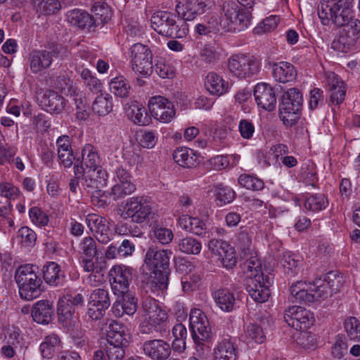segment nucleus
I'll return each mask as SVG.
<instances>
[{
	"label": "nucleus",
	"instance_id": "obj_64",
	"mask_svg": "<svg viewBox=\"0 0 360 360\" xmlns=\"http://www.w3.org/2000/svg\"><path fill=\"white\" fill-rule=\"evenodd\" d=\"M30 218L37 226H44L49 222V217L46 213L37 207H33L29 210Z\"/></svg>",
	"mask_w": 360,
	"mask_h": 360
},
{
	"label": "nucleus",
	"instance_id": "obj_25",
	"mask_svg": "<svg viewBox=\"0 0 360 360\" xmlns=\"http://www.w3.org/2000/svg\"><path fill=\"white\" fill-rule=\"evenodd\" d=\"M173 159L179 166L186 168L195 167L199 163V155L193 150L181 147L176 148L173 153Z\"/></svg>",
	"mask_w": 360,
	"mask_h": 360
},
{
	"label": "nucleus",
	"instance_id": "obj_30",
	"mask_svg": "<svg viewBox=\"0 0 360 360\" xmlns=\"http://www.w3.org/2000/svg\"><path fill=\"white\" fill-rule=\"evenodd\" d=\"M108 174L101 167L90 169L84 178V186L91 189H100L107 184Z\"/></svg>",
	"mask_w": 360,
	"mask_h": 360
},
{
	"label": "nucleus",
	"instance_id": "obj_40",
	"mask_svg": "<svg viewBox=\"0 0 360 360\" xmlns=\"http://www.w3.org/2000/svg\"><path fill=\"white\" fill-rule=\"evenodd\" d=\"M82 162L87 168L95 169L100 167L101 158L97 148L89 143L86 144L82 151Z\"/></svg>",
	"mask_w": 360,
	"mask_h": 360
},
{
	"label": "nucleus",
	"instance_id": "obj_36",
	"mask_svg": "<svg viewBox=\"0 0 360 360\" xmlns=\"http://www.w3.org/2000/svg\"><path fill=\"white\" fill-rule=\"evenodd\" d=\"M43 276L45 281L52 286L61 285L64 279L60 266L53 262H49L44 266Z\"/></svg>",
	"mask_w": 360,
	"mask_h": 360
},
{
	"label": "nucleus",
	"instance_id": "obj_23",
	"mask_svg": "<svg viewBox=\"0 0 360 360\" xmlns=\"http://www.w3.org/2000/svg\"><path fill=\"white\" fill-rule=\"evenodd\" d=\"M54 309L53 303L49 300H39L36 302L31 311L33 320L40 324H48L53 319Z\"/></svg>",
	"mask_w": 360,
	"mask_h": 360
},
{
	"label": "nucleus",
	"instance_id": "obj_18",
	"mask_svg": "<svg viewBox=\"0 0 360 360\" xmlns=\"http://www.w3.org/2000/svg\"><path fill=\"white\" fill-rule=\"evenodd\" d=\"M110 281L112 290L120 294L127 292L131 280V273L125 266H115L110 271Z\"/></svg>",
	"mask_w": 360,
	"mask_h": 360
},
{
	"label": "nucleus",
	"instance_id": "obj_27",
	"mask_svg": "<svg viewBox=\"0 0 360 360\" xmlns=\"http://www.w3.org/2000/svg\"><path fill=\"white\" fill-rule=\"evenodd\" d=\"M272 74L274 78L281 83H288L295 79L297 70L291 63L288 62H280L272 65Z\"/></svg>",
	"mask_w": 360,
	"mask_h": 360
},
{
	"label": "nucleus",
	"instance_id": "obj_48",
	"mask_svg": "<svg viewBox=\"0 0 360 360\" xmlns=\"http://www.w3.org/2000/svg\"><path fill=\"white\" fill-rule=\"evenodd\" d=\"M60 339L56 334L47 335L40 345V350L44 358L51 359L55 353L56 347L59 345Z\"/></svg>",
	"mask_w": 360,
	"mask_h": 360
},
{
	"label": "nucleus",
	"instance_id": "obj_7",
	"mask_svg": "<svg viewBox=\"0 0 360 360\" xmlns=\"http://www.w3.org/2000/svg\"><path fill=\"white\" fill-rule=\"evenodd\" d=\"M223 30L238 32L246 29L250 23L251 13L240 8L233 1H227L222 5Z\"/></svg>",
	"mask_w": 360,
	"mask_h": 360
},
{
	"label": "nucleus",
	"instance_id": "obj_41",
	"mask_svg": "<svg viewBox=\"0 0 360 360\" xmlns=\"http://www.w3.org/2000/svg\"><path fill=\"white\" fill-rule=\"evenodd\" d=\"M112 97L108 94H100L92 104L93 111L99 116H105L112 110Z\"/></svg>",
	"mask_w": 360,
	"mask_h": 360
},
{
	"label": "nucleus",
	"instance_id": "obj_22",
	"mask_svg": "<svg viewBox=\"0 0 360 360\" xmlns=\"http://www.w3.org/2000/svg\"><path fill=\"white\" fill-rule=\"evenodd\" d=\"M213 355V360H238L239 351L233 341L230 339H224L214 348Z\"/></svg>",
	"mask_w": 360,
	"mask_h": 360
},
{
	"label": "nucleus",
	"instance_id": "obj_4",
	"mask_svg": "<svg viewBox=\"0 0 360 360\" xmlns=\"http://www.w3.org/2000/svg\"><path fill=\"white\" fill-rule=\"evenodd\" d=\"M151 27L158 34L171 38H183L188 33V25L174 13L159 11L150 18Z\"/></svg>",
	"mask_w": 360,
	"mask_h": 360
},
{
	"label": "nucleus",
	"instance_id": "obj_52",
	"mask_svg": "<svg viewBox=\"0 0 360 360\" xmlns=\"http://www.w3.org/2000/svg\"><path fill=\"white\" fill-rule=\"evenodd\" d=\"M245 333L247 342H250L252 341L258 344H262L266 340V335L264 334L262 326L258 325L256 323H250L247 326Z\"/></svg>",
	"mask_w": 360,
	"mask_h": 360
},
{
	"label": "nucleus",
	"instance_id": "obj_59",
	"mask_svg": "<svg viewBox=\"0 0 360 360\" xmlns=\"http://www.w3.org/2000/svg\"><path fill=\"white\" fill-rule=\"evenodd\" d=\"M215 196L221 206L231 202L235 199V192L230 188L219 186L216 188Z\"/></svg>",
	"mask_w": 360,
	"mask_h": 360
},
{
	"label": "nucleus",
	"instance_id": "obj_12",
	"mask_svg": "<svg viewBox=\"0 0 360 360\" xmlns=\"http://www.w3.org/2000/svg\"><path fill=\"white\" fill-rule=\"evenodd\" d=\"M341 277L334 272L327 274L323 279L319 278L311 283L313 302L325 300L339 290Z\"/></svg>",
	"mask_w": 360,
	"mask_h": 360
},
{
	"label": "nucleus",
	"instance_id": "obj_32",
	"mask_svg": "<svg viewBox=\"0 0 360 360\" xmlns=\"http://www.w3.org/2000/svg\"><path fill=\"white\" fill-rule=\"evenodd\" d=\"M290 291L295 302H313L311 283L302 281H297L292 284Z\"/></svg>",
	"mask_w": 360,
	"mask_h": 360
},
{
	"label": "nucleus",
	"instance_id": "obj_50",
	"mask_svg": "<svg viewBox=\"0 0 360 360\" xmlns=\"http://www.w3.org/2000/svg\"><path fill=\"white\" fill-rule=\"evenodd\" d=\"M174 336L173 347L179 352L186 349V340L187 338V329L182 323L176 324L172 328Z\"/></svg>",
	"mask_w": 360,
	"mask_h": 360
},
{
	"label": "nucleus",
	"instance_id": "obj_51",
	"mask_svg": "<svg viewBox=\"0 0 360 360\" xmlns=\"http://www.w3.org/2000/svg\"><path fill=\"white\" fill-rule=\"evenodd\" d=\"M328 201L323 194H316L307 198L304 201V207L312 212L321 211L328 206Z\"/></svg>",
	"mask_w": 360,
	"mask_h": 360
},
{
	"label": "nucleus",
	"instance_id": "obj_21",
	"mask_svg": "<svg viewBox=\"0 0 360 360\" xmlns=\"http://www.w3.org/2000/svg\"><path fill=\"white\" fill-rule=\"evenodd\" d=\"M86 221L98 242L106 244L110 241V230L107 219L96 214H88Z\"/></svg>",
	"mask_w": 360,
	"mask_h": 360
},
{
	"label": "nucleus",
	"instance_id": "obj_42",
	"mask_svg": "<svg viewBox=\"0 0 360 360\" xmlns=\"http://www.w3.org/2000/svg\"><path fill=\"white\" fill-rule=\"evenodd\" d=\"M110 89L116 96L127 98L129 96L131 86L123 76H117L112 79L109 83Z\"/></svg>",
	"mask_w": 360,
	"mask_h": 360
},
{
	"label": "nucleus",
	"instance_id": "obj_1",
	"mask_svg": "<svg viewBox=\"0 0 360 360\" xmlns=\"http://www.w3.org/2000/svg\"><path fill=\"white\" fill-rule=\"evenodd\" d=\"M172 254V252L170 250L151 246L144 256L143 268L150 271V277L153 278L151 281L152 284L154 283L160 290L167 287L169 274V259Z\"/></svg>",
	"mask_w": 360,
	"mask_h": 360
},
{
	"label": "nucleus",
	"instance_id": "obj_20",
	"mask_svg": "<svg viewBox=\"0 0 360 360\" xmlns=\"http://www.w3.org/2000/svg\"><path fill=\"white\" fill-rule=\"evenodd\" d=\"M255 101L259 106L268 111L275 109L276 97L273 88L266 83L257 84L254 90Z\"/></svg>",
	"mask_w": 360,
	"mask_h": 360
},
{
	"label": "nucleus",
	"instance_id": "obj_17",
	"mask_svg": "<svg viewBox=\"0 0 360 360\" xmlns=\"http://www.w3.org/2000/svg\"><path fill=\"white\" fill-rule=\"evenodd\" d=\"M209 4L205 0H188L184 4L179 3L175 7L178 17L186 23L192 21L209 9Z\"/></svg>",
	"mask_w": 360,
	"mask_h": 360
},
{
	"label": "nucleus",
	"instance_id": "obj_35",
	"mask_svg": "<svg viewBox=\"0 0 360 360\" xmlns=\"http://www.w3.org/2000/svg\"><path fill=\"white\" fill-rule=\"evenodd\" d=\"M179 225L186 231L199 236H205V224L198 217L182 215L179 218Z\"/></svg>",
	"mask_w": 360,
	"mask_h": 360
},
{
	"label": "nucleus",
	"instance_id": "obj_62",
	"mask_svg": "<svg viewBox=\"0 0 360 360\" xmlns=\"http://www.w3.org/2000/svg\"><path fill=\"white\" fill-rule=\"evenodd\" d=\"M224 267L226 269H232L236 266L237 262V258L236 256V252L232 246H229L225 251L224 253L218 259Z\"/></svg>",
	"mask_w": 360,
	"mask_h": 360
},
{
	"label": "nucleus",
	"instance_id": "obj_39",
	"mask_svg": "<svg viewBox=\"0 0 360 360\" xmlns=\"http://www.w3.org/2000/svg\"><path fill=\"white\" fill-rule=\"evenodd\" d=\"M338 10L336 11L333 18V23L334 25L341 27L345 22L351 19L354 14L352 9V4L349 1H339Z\"/></svg>",
	"mask_w": 360,
	"mask_h": 360
},
{
	"label": "nucleus",
	"instance_id": "obj_61",
	"mask_svg": "<svg viewBox=\"0 0 360 360\" xmlns=\"http://www.w3.org/2000/svg\"><path fill=\"white\" fill-rule=\"evenodd\" d=\"M4 342L5 344H10L18 346L20 344V330L13 326H8L4 330Z\"/></svg>",
	"mask_w": 360,
	"mask_h": 360
},
{
	"label": "nucleus",
	"instance_id": "obj_47",
	"mask_svg": "<svg viewBox=\"0 0 360 360\" xmlns=\"http://www.w3.org/2000/svg\"><path fill=\"white\" fill-rule=\"evenodd\" d=\"M34 8L40 14H53L61 8L58 0H32Z\"/></svg>",
	"mask_w": 360,
	"mask_h": 360
},
{
	"label": "nucleus",
	"instance_id": "obj_34",
	"mask_svg": "<svg viewBox=\"0 0 360 360\" xmlns=\"http://www.w3.org/2000/svg\"><path fill=\"white\" fill-rule=\"evenodd\" d=\"M41 102L48 110L56 113L61 112L65 106V98L52 90L44 92Z\"/></svg>",
	"mask_w": 360,
	"mask_h": 360
},
{
	"label": "nucleus",
	"instance_id": "obj_19",
	"mask_svg": "<svg viewBox=\"0 0 360 360\" xmlns=\"http://www.w3.org/2000/svg\"><path fill=\"white\" fill-rule=\"evenodd\" d=\"M144 354L152 360H166L171 354V347L163 340L146 341L143 345Z\"/></svg>",
	"mask_w": 360,
	"mask_h": 360
},
{
	"label": "nucleus",
	"instance_id": "obj_43",
	"mask_svg": "<svg viewBox=\"0 0 360 360\" xmlns=\"http://www.w3.org/2000/svg\"><path fill=\"white\" fill-rule=\"evenodd\" d=\"M91 12L94 15V26L97 24H105L109 22L112 18V11L110 8L106 4L96 3L92 8Z\"/></svg>",
	"mask_w": 360,
	"mask_h": 360
},
{
	"label": "nucleus",
	"instance_id": "obj_33",
	"mask_svg": "<svg viewBox=\"0 0 360 360\" xmlns=\"http://www.w3.org/2000/svg\"><path fill=\"white\" fill-rule=\"evenodd\" d=\"M339 1L323 0L317 7V12L321 23L329 25L333 23L334 16L338 10Z\"/></svg>",
	"mask_w": 360,
	"mask_h": 360
},
{
	"label": "nucleus",
	"instance_id": "obj_11",
	"mask_svg": "<svg viewBox=\"0 0 360 360\" xmlns=\"http://www.w3.org/2000/svg\"><path fill=\"white\" fill-rule=\"evenodd\" d=\"M132 69L138 75L147 77L153 71V54L148 46L137 43L130 48Z\"/></svg>",
	"mask_w": 360,
	"mask_h": 360
},
{
	"label": "nucleus",
	"instance_id": "obj_44",
	"mask_svg": "<svg viewBox=\"0 0 360 360\" xmlns=\"http://www.w3.org/2000/svg\"><path fill=\"white\" fill-rule=\"evenodd\" d=\"M84 302V297L81 294H77L75 296H64L58 300V313L63 316H68L70 315L71 309L69 307V303L74 306L82 305Z\"/></svg>",
	"mask_w": 360,
	"mask_h": 360
},
{
	"label": "nucleus",
	"instance_id": "obj_49",
	"mask_svg": "<svg viewBox=\"0 0 360 360\" xmlns=\"http://www.w3.org/2000/svg\"><path fill=\"white\" fill-rule=\"evenodd\" d=\"M136 185L134 184H119L115 183L112 186L108 195L114 200H117L129 195L136 191Z\"/></svg>",
	"mask_w": 360,
	"mask_h": 360
},
{
	"label": "nucleus",
	"instance_id": "obj_37",
	"mask_svg": "<svg viewBox=\"0 0 360 360\" xmlns=\"http://www.w3.org/2000/svg\"><path fill=\"white\" fill-rule=\"evenodd\" d=\"M212 297L217 305L222 310L229 312L236 304L234 295L227 289H219L212 292Z\"/></svg>",
	"mask_w": 360,
	"mask_h": 360
},
{
	"label": "nucleus",
	"instance_id": "obj_15",
	"mask_svg": "<svg viewBox=\"0 0 360 360\" xmlns=\"http://www.w3.org/2000/svg\"><path fill=\"white\" fill-rule=\"evenodd\" d=\"M148 108L153 117L163 123L169 122L176 114L173 103L162 96L150 98L148 101Z\"/></svg>",
	"mask_w": 360,
	"mask_h": 360
},
{
	"label": "nucleus",
	"instance_id": "obj_57",
	"mask_svg": "<svg viewBox=\"0 0 360 360\" xmlns=\"http://www.w3.org/2000/svg\"><path fill=\"white\" fill-rule=\"evenodd\" d=\"M356 42V41L349 38L347 35L342 34L338 39L333 41L331 47L337 51L347 53L354 46Z\"/></svg>",
	"mask_w": 360,
	"mask_h": 360
},
{
	"label": "nucleus",
	"instance_id": "obj_60",
	"mask_svg": "<svg viewBox=\"0 0 360 360\" xmlns=\"http://www.w3.org/2000/svg\"><path fill=\"white\" fill-rule=\"evenodd\" d=\"M155 71L162 78H173L175 75L174 68L164 60H159L155 63Z\"/></svg>",
	"mask_w": 360,
	"mask_h": 360
},
{
	"label": "nucleus",
	"instance_id": "obj_26",
	"mask_svg": "<svg viewBox=\"0 0 360 360\" xmlns=\"http://www.w3.org/2000/svg\"><path fill=\"white\" fill-rule=\"evenodd\" d=\"M56 145L60 164L65 167H71L75 160V155L71 146L70 138L66 135L60 136L56 141Z\"/></svg>",
	"mask_w": 360,
	"mask_h": 360
},
{
	"label": "nucleus",
	"instance_id": "obj_3",
	"mask_svg": "<svg viewBox=\"0 0 360 360\" xmlns=\"http://www.w3.org/2000/svg\"><path fill=\"white\" fill-rule=\"evenodd\" d=\"M38 273V267L32 264L21 265L15 270L14 278L22 299L32 300L41 295L42 281Z\"/></svg>",
	"mask_w": 360,
	"mask_h": 360
},
{
	"label": "nucleus",
	"instance_id": "obj_2",
	"mask_svg": "<svg viewBox=\"0 0 360 360\" xmlns=\"http://www.w3.org/2000/svg\"><path fill=\"white\" fill-rule=\"evenodd\" d=\"M119 214L124 220L141 224L153 220L156 210L150 198L139 195L129 198L122 208L119 209Z\"/></svg>",
	"mask_w": 360,
	"mask_h": 360
},
{
	"label": "nucleus",
	"instance_id": "obj_29",
	"mask_svg": "<svg viewBox=\"0 0 360 360\" xmlns=\"http://www.w3.org/2000/svg\"><path fill=\"white\" fill-rule=\"evenodd\" d=\"M52 52L41 50L34 51L30 56V65L32 72L38 73L48 68L52 63Z\"/></svg>",
	"mask_w": 360,
	"mask_h": 360
},
{
	"label": "nucleus",
	"instance_id": "obj_31",
	"mask_svg": "<svg viewBox=\"0 0 360 360\" xmlns=\"http://www.w3.org/2000/svg\"><path fill=\"white\" fill-rule=\"evenodd\" d=\"M126 114L133 123L144 126L149 124L150 118L145 107L137 101H131L126 109Z\"/></svg>",
	"mask_w": 360,
	"mask_h": 360
},
{
	"label": "nucleus",
	"instance_id": "obj_63",
	"mask_svg": "<svg viewBox=\"0 0 360 360\" xmlns=\"http://www.w3.org/2000/svg\"><path fill=\"white\" fill-rule=\"evenodd\" d=\"M229 246V243L221 240L211 239L208 243L209 250L217 259Z\"/></svg>",
	"mask_w": 360,
	"mask_h": 360
},
{
	"label": "nucleus",
	"instance_id": "obj_16",
	"mask_svg": "<svg viewBox=\"0 0 360 360\" xmlns=\"http://www.w3.org/2000/svg\"><path fill=\"white\" fill-rule=\"evenodd\" d=\"M110 305V300L108 290L103 288L96 289L89 297L87 315L91 320H99L105 315V310Z\"/></svg>",
	"mask_w": 360,
	"mask_h": 360
},
{
	"label": "nucleus",
	"instance_id": "obj_53",
	"mask_svg": "<svg viewBox=\"0 0 360 360\" xmlns=\"http://www.w3.org/2000/svg\"><path fill=\"white\" fill-rule=\"evenodd\" d=\"M80 257H94L98 255L96 241L90 236L84 238L79 244Z\"/></svg>",
	"mask_w": 360,
	"mask_h": 360
},
{
	"label": "nucleus",
	"instance_id": "obj_45",
	"mask_svg": "<svg viewBox=\"0 0 360 360\" xmlns=\"http://www.w3.org/2000/svg\"><path fill=\"white\" fill-rule=\"evenodd\" d=\"M178 248L184 254L197 255L201 252L202 244L198 240L187 236L178 241Z\"/></svg>",
	"mask_w": 360,
	"mask_h": 360
},
{
	"label": "nucleus",
	"instance_id": "obj_6",
	"mask_svg": "<svg viewBox=\"0 0 360 360\" xmlns=\"http://www.w3.org/2000/svg\"><path fill=\"white\" fill-rule=\"evenodd\" d=\"M189 327L196 348L195 354H204V344L212 340V329L206 314L200 309H191Z\"/></svg>",
	"mask_w": 360,
	"mask_h": 360
},
{
	"label": "nucleus",
	"instance_id": "obj_54",
	"mask_svg": "<svg viewBox=\"0 0 360 360\" xmlns=\"http://www.w3.org/2000/svg\"><path fill=\"white\" fill-rule=\"evenodd\" d=\"M79 75L83 79L86 87L94 93H98L101 91L102 83L101 81L92 75L88 69H82L79 71Z\"/></svg>",
	"mask_w": 360,
	"mask_h": 360
},
{
	"label": "nucleus",
	"instance_id": "obj_13",
	"mask_svg": "<svg viewBox=\"0 0 360 360\" xmlns=\"http://www.w3.org/2000/svg\"><path fill=\"white\" fill-rule=\"evenodd\" d=\"M238 240L240 243V248L243 257L245 259L243 262V270L248 276H255L257 274L263 272L262 262L258 258L257 253L252 252L250 249L251 240L245 231H241L238 235Z\"/></svg>",
	"mask_w": 360,
	"mask_h": 360
},
{
	"label": "nucleus",
	"instance_id": "obj_56",
	"mask_svg": "<svg viewBox=\"0 0 360 360\" xmlns=\"http://www.w3.org/2000/svg\"><path fill=\"white\" fill-rule=\"evenodd\" d=\"M342 27H344L342 34L356 41L359 39L360 37V20L356 18L354 14Z\"/></svg>",
	"mask_w": 360,
	"mask_h": 360
},
{
	"label": "nucleus",
	"instance_id": "obj_38",
	"mask_svg": "<svg viewBox=\"0 0 360 360\" xmlns=\"http://www.w3.org/2000/svg\"><path fill=\"white\" fill-rule=\"evenodd\" d=\"M68 21L78 27L90 28L94 27V18L87 12L79 9H73L67 13Z\"/></svg>",
	"mask_w": 360,
	"mask_h": 360
},
{
	"label": "nucleus",
	"instance_id": "obj_14",
	"mask_svg": "<svg viewBox=\"0 0 360 360\" xmlns=\"http://www.w3.org/2000/svg\"><path fill=\"white\" fill-rule=\"evenodd\" d=\"M284 319L289 326L297 330H306L315 321L313 313L300 306H292L286 309Z\"/></svg>",
	"mask_w": 360,
	"mask_h": 360
},
{
	"label": "nucleus",
	"instance_id": "obj_55",
	"mask_svg": "<svg viewBox=\"0 0 360 360\" xmlns=\"http://www.w3.org/2000/svg\"><path fill=\"white\" fill-rule=\"evenodd\" d=\"M240 186L252 191H261L264 187L263 181L255 176L250 174H241L238 178Z\"/></svg>",
	"mask_w": 360,
	"mask_h": 360
},
{
	"label": "nucleus",
	"instance_id": "obj_5",
	"mask_svg": "<svg viewBox=\"0 0 360 360\" xmlns=\"http://www.w3.org/2000/svg\"><path fill=\"white\" fill-rule=\"evenodd\" d=\"M139 314L143 321L141 325L143 333H150L152 329L165 332L168 328L167 312L162 309L155 300L150 296L143 300Z\"/></svg>",
	"mask_w": 360,
	"mask_h": 360
},
{
	"label": "nucleus",
	"instance_id": "obj_24",
	"mask_svg": "<svg viewBox=\"0 0 360 360\" xmlns=\"http://www.w3.org/2000/svg\"><path fill=\"white\" fill-rule=\"evenodd\" d=\"M106 336L108 344L127 345L129 338V330L122 323L112 321L109 325Z\"/></svg>",
	"mask_w": 360,
	"mask_h": 360
},
{
	"label": "nucleus",
	"instance_id": "obj_10",
	"mask_svg": "<svg viewBox=\"0 0 360 360\" xmlns=\"http://www.w3.org/2000/svg\"><path fill=\"white\" fill-rule=\"evenodd\" d=\"M274 276L264 272L255 276H248L245 280V289L250 296L257 302H265L269 297V286L271 285Z\"/></svg>",
	"mask_w": 360,
	"mask_h": 360
},
{
	"label": "nucleus",
	"instance_id": "obj_28",
	"mask_svg": "<svg viewBox=\"0 0 360 360\" xmlns=\"http://www.w3.org/2000/svg\"><path fill=\"white\" fill-rule=\"evenodd\" d=\"M205 89L210 94L220 96L228 91L229 83L216 72H209L205 79Z\"/></svg>",
	"mask_w": 360,
	"mask_h": 360
},
{
	"label": "nucleus",
	"instance_id": "obj_8",
	"mask_svg": "<svg viewBox=\"0 0 360 360\" xmlns=\"http://www.w3.org/2000/svg\"><path fill=\"white\" fill-rule=\"evenodd\" d=\"M302 102V93L296 88L290 89L283 94L279 104V116L285 126L291 127L297 122Z\"/></svg>",
	"mask_w": 360,
	"mask_h": 360
},
{
	"label": "nucleus",
	"instance_id": "obj_9",
	"mask_svg": "<svg viewBox=\"0 0 360 360\" xmlns=\"http://www.w3.org/2000/svg\"><path fill=\"white\" fill-rule=\"evenodd\" d=\"M228 69L233 77L246 79L259 72V63L252 56L237 53L228 59Z\"/></svg>",
	"mask_w": 360,
	"mask_h": 360
},
{
	"label": "nucleus",
	"instance_id": "obj_46",
	"mask_svg": "<svg viewBox=\"0 0 360 360\" xmlns=\"http://www.w3.org/2000/svg\"><path fill=\"white\" fill-rule=\"evenodd\" d=\"M281 263L285 274L292 276L298 274L300 259L296 255L290 252L283 253Z\"/></svg>",
	"mask_w": 360,
	"mask_h": 360
},
{
	"label": "nucleus",
	"instance_id": "obj_58",
	"mask_svg": "<svg viewBox=\"0 0 360 360\" xmlns=\"http://www.w3.org/2000/svg\"><path fill=\"white\" fill-rule=\"evenodd\" d=\"M345 328L351 340L360 341V321L355 317H349L345 321Z\"/></svg>",
	"mask_w": 360,
	"mask_h": 360
}]
</instances>
